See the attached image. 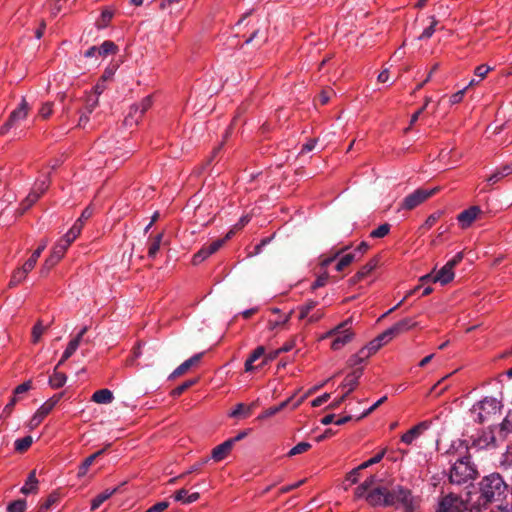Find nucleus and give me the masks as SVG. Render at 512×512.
I'll return each instance as SVG.
<instances>
[{"label":"nucleus","mask_w":512,"mask_h":512,"mask_svg":"<svg viewBox=\"0 0 512 512\" xmlns=\"http://www.w3.org/2000/svg\"><path fill=\"white\" fill-rule=\"evenodd\" d=\"M376 477L369 476L354 491V498L364 499L371 506H395L404 512H414L412 491L401 485L391 488L375 486Z\"/></svg>","instance_id":"obj_1"},{"label":"nucleus","mask_w":512,"mask_h":512,"mask_svg":"<svg viewBox=\"0 0 512 512\" xmlns=\"http://www.w3.org/2000/svg\"><path fill=\"white\" fill-rule=\"evenodd\" d=\"M350 246L342 247L330 255H321L319 257V271L317 278L312 288H320L333 281L337 280L340 276L338 274L344 272L356 259L355 253H345Z\"/></svg>","instance_id":"obj_2"},{"label":"nucleus","mask_w":512,"mask_h":512,"mask_svg":"<svg viewBox=\"0 0 512 512\" xmlns=\"http://www.w3.org/2000/svg\"><path fill=\"white\" fill-rule=\"evenodd\" d=\"M479 506L500 501L507 492V485L499 474L493 473L482 479L479 484Z\"/></svg>","instance_id":"obj_3"},{"label":"nucleus","mask_w":512,"mask_h":512,"mask_svg":"<svg viewBox=\"0 0 512 512\" xmlns=\"http://www.w3.org/2000/svg\"><path fill=\"white\" fill-rule=\"evenodd\" d=\"M463 253L459 252L452 259L442 266L437 272H432L419 277L418 288L431 283H438L441 286L449 284L454 278V268L462 261Z\"/></svg>","instance_id":"obj_4"},{"label":"nucleus","mask_w":512,"mask_h":512,"mask_svg":"<svg viewBox=\"0 0 512 512\" xmlns=\"http://www.w3.org/2000/svg\"><path fill=\"white\" fill-rule=\"evenodd\" d=\"M353 318H347L343 322L339 323L334 328L327 331L322 339L332 338L331 349L339 351L349 344L355 337V333L352 330Z\"/></svg>","instance_id":"obj_5"},{"label":"nucleus","mask_w":512,"mask_h":512,"mask_svg":"<svg viewBox=\"0 0 512 512\" xmlns=\"http://www.w3.org/2000/svg\"><path fill=\"white\" fill-rule=\"evenodd\" d=\"M477 475L476 467L469 457L458 459L450 469L449 479L454 484H464L473 480Z\"/></svg>","instance_id":"obj_6"},{"label":"nucleus","mask_w":512,"mask_h":512,"mask_svg":"<svg viewBox=\"0 0 512 512\" xmlns=\"http://www.w3.org/2000/svg\"><path fill=\"white\" fill-rule=\"evenodd\" d=\"M501 402L493 397H486L473 406V413L477 415L476 419L483 423L494 419L501 412Z\"/></svg>","instance_id":"obj_7"},{"label":"nucleus","mask_w":512,"mask_h":512,"mask_svg":"<svg viewBox=\"0 0 512 512\" xmlns=\"http://www.w3.org/2000/svg\"><path fill=\"white\" fill-rule=\"evenodd\" d=\"M415 323L411 319H405L399 321L392 327L385 330L383 333L379 334L376 339L381 343V346H384L388 342H390L396 335L411 329Z\"/></svg>","instance_id":"obj_8"},{"label":"nucleus","mask_w":512,"mask_h":512,"mask_svg":"<svg viewBox=\"0 0 512 512\" xmlns=\"http://www.w3.org/2000/svg\"><path fill=\"white\" fill-rule=\"evenodd\" d=\"M62 394H57L49 398L46 402H44L34 413L30 420V427H37L43 419L53 410V408L60 401Z\"/></svg>","instance_id":"obj_9"},{"label":"nucleus","mask_w":512,"mask_h":512,"mask_svg":"<svg viewBox=\"0 0 512 512\" xmlns=\"http://www.w3.org/2000/svg\"><path fill=\"white\" fill-rule=\"evenodd\" d=\"M29 111V105L25 98H23L19 106L13 110L7 122L0 128V135L5 134L8 130L15 125L16 122L26 119Z\"/></svg>","instance_id":"obj_10"},{"label":"nucleus","mask_w":512,"mask_h":512,"mask_svg":"<svg viewBox=\"0 0 512 512\" xmlns=\"http://www.w3.org/2000/svg\"><path fill=\"white\" fill-rule=\"evenodd\" d=\"M233 233H234V231L230 230L224 239L216 240L213 243H211L209 246L203 247L202 249H200L196 254H194L192 263L194 265H199L200 263H202L205 259H207L213 253H215L218 249H220V247L224 244V242L227 239H230L232 237Z\"/></svg>","instance_id":"obj_11"},{"label":"nucleus","mask_w":512,"mask_h":512,"mask_svg":"<svg viewBox=\"0 0 512 512\" xmlns=\"http://www.w3.org/2000/svg\"><path fill=\"white\" fill-rule=\"evenodd\" d=\"M466 509L467 506L460 497L449 494L440 501L437 512H464Z\"/></svg>","instance_id":"obj_12"},{"label":"nucleus","mask_w":512,"mask_h":512,"mask_svg":"<svg viewBox=\"0 0 512 512\" xmlns=\"http://www.w3.org/2000/svg\"><path fill=\"white\" fill-rule=\"evenodd\" d=\"M152 103V96L148 95L144 97L138 104L132 105V111L139 112V116L136 119H133L132 112L129 113L124 119V124L130 127L137 125L144 113L152 106Z\"/></svg>","instance_id":"obj_13"},{"label":"nucleus","mask_w":512,"mask_h":512,"mask_svg":"<svg viewBox=\"0 0 512 512\" xmlns=\"http://www.w3.org/2000/svg\"><path fill=\"white\" fill-rule=\"evenodd\" d=\"M379 257L375 256L362 266L350 279V285L361 284L369 278L370 273L378 266Z\"/></svg>","instance_id":"obj_14"},{"label":"nucleus","mask_w":512,"mask_h":512,"mask_svg":"<svg viewBox=\"0 0 512 512\" xmlns=\"http://www.w3.org/2000/svg\"><path fill=\"white\" fill-rule=\"evenodd\" d=\"M363 375V368L358 367L348 373L339 388L345 390L346 395H350L358 386L359 379Z\"/></svg>","instance_id":"obj_15"},{"label":"nucleus","mask_w":512,"mask_h":512,"mask_svg":"<svg viewBox=\"0 0 512 512\" xmlns=\"http://www.w3.org/2000/svg\"><path fill=\"white\" fill-rule=\"evenodd\" d=\"M480 212L481 210L478 206H471L470 208L462 211L457 216V220L463 228H467L472 224Z\"/></svg>","instance_id":"obj_16"},{"label":"nucleus","mask_w":512,"mask_h":512,"mask_svg":"<svg viewBox=\"0 0 512 512\" xmlns=\"http://www.w3.org/2000/svg\"><path fill=\"white\" fill-rule=\"evenodd\" d=\"M232 448H233L232 441L226 440L223 443H221L220 445H217L215 448H213L212 453H211V458L215 462L222 461L229 455Z\"/></svg>","instance_id":"obj_17"},{"label":"nucleus","mask_w":512,"mask_h":512,"mask_svg":"<svg viewBox=\"0 0 512 512\" xmlns=\"http://www.w3.org/2000/svg\"><path fill=\"white\" fill-rule=\"evenodd\" d=\"M422 25L424 26V29L420 36H418V39H428L430 38L433 33L435 32V27L438 25V20L435 18V16H427L426 18H423L421 20Z\"/></svg>","instance_id":"obj_18"},{"label":"nucleus","mask_w":512,"mask_h":512,"mask_svg":"<svg viewBox=\"0 0 512 512\" xmlns=\"http://www.w3.org/2000/svg\"><path fill=\"white\" fill-rule=\"evenodd\" d=\"M173 498L182 504H191L200 498V494L198 492L189 493L186 489H179L174 493Z\"/></svg>","instance_id":"obj_19"},{"label":"nucleus","mask_w":512,"mask_h":512,"mask_svg":"<svg viewBox=\"0 0 512 512\" xmlns=\"http://www.w3.org/2000/svg\"><path fill=\"white\" fill-rule=\"evenodd\" d=\"M38 484H39V482L36 477V471L32 470L29 473L24 485L21 488V493H23L25 495H28L31 493H36L38 490Z\"/></svg>","instance_id":"obj_20"},{"label":"nucleus","mask_w":512,"mask_h":512,"mask_svg":"<svg viewBox=\"0 0 512 512\" xmlns=\"http://www.w3.org/2000/svg\"><path fill=\"white\" fill-rule=\"evenodd\" d=\"M105 449H102V450H99L97 452H95L94 454L90 455L89 457H87L83 462L82 464L79 466V469H78V473H77V476L78 478H82L84 477L90 466L92 465V463L100 456L104 453Z\"/></svg>","instance_id":"obj_21"},{"label":"nucleus","mask_w":512,"mask_h":512,"mask_svg":"<svg viewBox=\"0 0 512 512\" xmlns=\"http://www.w3.org/2000/svg\"><path fill=\"white\" fill-rule=\"evenodd\" d=\"M113 398V393L109 389L97 390L92 395V401L98 404H109Z\"/></svg>","instance_id":"obj_22"},{"label":"nucleus","mask_w":512,"mask_h":512,"mask_svg":"<svg viewBox=\"0 0 512 512\" xmlns=\"http://www.w3.org/2000/svg\"><path fill=\"white\" fill-rule=\"evenodd\" d=\"M117 492V488L107 489L102 493L98 494L91 501V510H97L106 500H108L114 493Z\"/></svg>","instance_id":"obj_23"},{"label":"nucleus","mask_w":512,"mask_h":512,"mask_svg":"<svg viewBox=\"0 0 512 512\" xmlns=\"http://www.w3.org/2000/svg\"><path fill=\"white\" fill-rule=\"evenodd\" d=\"M80 343L81 341H79V338H73L69 341L66 349L62 354L60 361L57 364V367H60L66 360H68L75 353Z\"/></svg>","instance_id":"obj_24"},{"label":"nucleus","mask_w":512,"mask_h":512,"mask_svg":"<svg viewBox=\"0 0 512 512\" xmlns=\"http://www.w3.org/2000/svg\"><path fill=\"white\" fill-rule=\"evenodd\" d=\"M265 354V348L263 346H258L253 352L250 354L248 359L245 361V371L251 372L254 370L253 363L260 359Z\"/></svg>","instance_id":"obj_25"},{"label":"nucleus","mask_w":512,"mask_h":512,"mask_svg":"<svg viewBox=\"0 0 512 512\" xmlns=\"http://www.w3.org/2000/svg\"><path fill=\"white\" fill-rule=\"evenodd\" d=\"M58 368L59 367L56 365L53 374L49 377V384L54 389L63 387L67 381L66 375L62 372H58Z\"/></svg>","instance_id":"obj_26"},{"label":"nucleus","mask_w":512,"mask_h":512,"mask_svg":"<svg viewBox=\"0 0 512 512\" xmlns=\"http://www.w3.org/2000/svg\"><path fill=\"white\" fill-rule=\"evenodd\" d=\"M39 198L40 195L37 193L36 189H32L20 204L21 213H24L26 210H28L34 203L37 202Z\"/></svg>","instance_id":"obj_27"},{"label":"nucleus","mask_w":512,"mask_h":512,"mask_svg":"<svg viewBox=\"0 0 512 512\" xmlns=\"http://www.w3.org/2000/svg\"><path fill=\"white\" fill-rule=\"evenodd\" d=\"M360 479V472L354 468L346 474V477L342 483L344 490H348L352 485L356 484Z\"/></svg>","instance_id":"obj_28"},{"label":"nucleus","mask_w":512,"mask_h":512,"mask_svg":"<svg viewBox=\"0 0 512 512\" xmlns=\"http://www.w3.org/2000/svg\"><path fill=\"white\" fill-rule=\"evenodd\" d=\"M253 405L246 406L243 403H239L236 407L229 413V416L232 418H236L239 416L248 417L252 412Z\"/></svg>","instance_id":"obj_29"},{"label":"nucleus","mask_w":512,"mask_h":512,"mask_svg":"<svg viewBox=\"0 0 512 512\" xmlns=\"http://www.w3.org/2000/svg\"><path fill=\"white\" fill-rule=\"evenodd\" d=\"M368 352L363 350L362 348L354 355L349 358V365L352 367L358 366L363 363L366 359H368Z\"/></svg>","instance_id":"obj_30"},{"label":"nucleus","mask_w":512,"mask_h":512,"mask_svg":"<svg viewBox=\"0 0 512 512\" xmlns=\"http://www.w3.org/2000/svg\"><path fill=\"white\" fill-rule=\"evenodd\" d=\"M98 48L99 56H107L108 54L115 53L117 50V46L112 41H104Z\"/></svg>","instance_id":"obj_31"},{"label":"nucleus","mask_w":512,"mask_h":512,"mask_svg":"<svg viewBox=\"0 0 512 512\" xmlns=\"http://www.w3.org/2000/svg\"><path fill=\"white\" fill-rule=\"evenodd\" d=\"M439 191V187H433V188H418V204L426 201L430 197H432L434 194H436Z\"/></svg>","instance_id":"obj_32"},{"label":"nucleus","mask_w":512,"mask_h":512,"mask_svg":"<svg viewBox=\"0 0 512 512\" xmlns=\"http://www.w3.org/2000/svg\"><path fill=\"white\" fill-rule=\"evenodd\" d=\"M33 443V439L31 436H25L23 438H19L15 441L14 447L18 452L26 451Z\"/></svg>","instance_id":"obj_33"},{"label":"nucleus","mask_w":512,"mask_h":512,"mask_svg":"<svg viewBox=\"0 0 512 512\" xmlns=\"http://www.w3.org/2000/svg\"><path fill=\"white\" fill-rule=\"evenodd\" d=\"M162 238H163V235L158 234L156 237H154L152 239L151 243L149 244V248H148V256L149 257L154 258L156 256V254L158 253V251L160 249Z\"/></svg>","instance_id":"obj_34"},{"label":"nucleus","mask_w":512,"mask_h":512,"mask_svg":"<svg viewBox=\"0 0 512 512\" xmlns=\"http://www.w3.org/2000/svg\"><path fill=\"white\" fill-rule=\"evenodd\" d=\"M311 448V444L308 442H300L297 445H295L293 448H291L288 452V456L292 457L298 454H302L306 451H308Z\"/></svg>","instance_id":"obj_35"},{"label":"nucleus","mask_w":512,"mask_h":512,"mask_svg":"<svg viewBox=\"0 0 512 512\" xmlns=\"http://www.w3.org/2000/svg\"><path fill=\"white\" fill-rule=\"evenodd\" d=\"M31 388H32V381L31 380L25 381L22 384L18 385L14 389L13 396L18 398V400H20L21 396L24 393L28 392Z\"/></svg>","instance_id":"obj_36"},{"label":"nucleus","mask_w":512,"mask_h":512,"mask_svg":"<svg viewBox=\"0 0 512 512\" xmlns=\"http://www.w3.org/2000/svg\"><path fill=\"white\" fill-rule=\"evenodd\" d=\"M26 506L27 505L25 500H15L7 506V512H24Z\"/></svg>","instance_id":"obj_37"},{"label":"nucleus","mask_w":512,"mask_h":512,"mask_svg":"<svg viewBox=\"0 0 512 512\" xmlns=\"http://www.w3.org/2000/svg\"><path fill=\"white\" fill-rule=\"evenodd\" d=\"M390 231V225L387 223H384L380 225L378 228L374 229L370 233V237L372 238H382L386 236Z\"/></svg>","instance_id":"obj_38"},{"label":"nucleus","mask_w":512,"mask_h":512,"mask_svg":"<svg viewBox=\"0 0 512 512\" xmlns=\"http://www.w3.org/2000/svg\"><path fill=\"white\" fill-rule=\"evenodd\" d=\"M26 276L27 273L22 268L17 269L12 275L11 284L14 286L22 284Z\"/></svg>","instance_id":"obj_39"},{"label":"nucleus","mask_w":512,"mask_h":512,"mask_svg":"<svg viewBox=\"0 0 512 512\" xmlns=\"http://www.w3.org/2000/svg\"><path fill=\"white\" fill-rule=\"evenodd\" d=\"M291 313H292V311L287 315L279 316L276 320H269V322H268L269 329L274 330L278 326L283 325L286 322H288V320L290 319Z\"/></svg>","instance_id":"obj_40"},{"label":"nucleus","mask_w":512,"mask_h":512,"mask_svg":"<svg viewBox=\"0 0 512 512\" xmlns=\"http://www.w3.org/2000/svg\"><path fill=\"white\" fill-rule=\"evenodd\" d=\"M315 302L308 301L299 308V319H305L309 316V313L314 309Z\"/></svg>","instance_id":"obj_41"},{"label":"nucleus","mask_w":512,"mask_h":512,"mask_svg":"<svg viewBox=\"0 0 512 512\" xmlns=\"http://www.w3.org/2000/svg\"><path fill=\"white\" fill-rule=\"evenodd\" d=\"M197 382L196 379H193V380H187L185 381L184 383H182L181 385L177 386L173 391H172V395L174 397L176 396H180L186 389L190 388L191 386H193L195 383Z\"/></svg>","instance_id":"obj_42"},{"label":"nucleus","mask_w":512,"mask_h":512,"mask_svg":"<svg viewBox=\"0 0 512 512\" xmlns=\"http://www.w3.org/2000/svg\"><path fill=\"white\" fill-rule=\"evenodd\" d=\"M381 347V343L376 338H374L366 346L362 347V349L366 350L368 352V356L370 357L371 355L376 353Z\"/></svg>","instance_id":"obj_43"},{"label":"nucleus","mask_w":512,"mask_h":512,"mask_svg":"<svg viewBox=\"0 0 512 512\" xmlns=\"http://www.w3.org/2000/svg\"><path fill=\"white\" fill-rule=\"evenodd\" d=\"M44 330L45 327L42 325L40 321L34 325L32 329V341L34 343H37L40 340L42 334L44 333Z\"/></svg>","instance_id":"obj_44"},{"label":"nucleus","mask_w":512,"mask_h":512,"mask_svg":"<svg viewBox=\"0 0 512 512\" xmlns=\"http://www.w3.org/2000/svg\"><path fill=\"white\" fill-rule=\"evenodd\" d=\"M416 439V425L412 426L405 434L402 435L401 441L405 444H411Z\"/></svg>","instance_id":"obj_45"},{"label":"nucleus","mask_w":512,"mask_h":512,"mask_svg":"<svg viewBox=\"0 0 512 512\" xmlns=\"http://www.w3.org/2000/svg\"><path fill=\"white\" fill-rule=\"evenodd\" d=\"M442 211H436L433 214H431L427 220L425 221L424 225L422 227H425L426 229L431 228L442 216Z\"/></svg>","instance_id":"obj_46"},{"label":"nucleus","mask_w":512,"mask_h":512,"mask_svg":"<svg viewBox=\"0 0 512 512\" xmlns=\"http://www.w3.org/2000/svg\"><path fill=\"white\" fill-rule=\"evenodd\" d=\"M191 368V366L189 365V363L186 362V360L180 364L172 373L171 375L169 376L170 379L172 378H176L182 374H184L185 372H187L189 369Z\"/></svg>","instance_id":"obj_47"},{"label":"nucleus","mask_w":512,"mask_h":512,"mask_svg":"<svg viewBox=\"0 0 512 512\" xmlns=\"http://www.w3.org/2000/svg\"><path fill=\"white\" fill-rule=\"evenodd\" d=\"M53 112V103L52 102H45L43 103L42 107L39 110V115L43 119H47Z\"/></svg>","instance_id":"obj_48"},{"label":"nucleus","mask_w":512,"mask_h":512,"mask_svg":"<svg viewBox=\"0 0 512 512\" xmlns=\"http://www.w3.org/2000/svg\"><path fill=\"white\" fill-rule=\"evenodd\" d=\"M49 187V179L38 180L35 182L32 189H36L37 193L41 196Z\"/></svg>","instance_id":"obj_49"},{"label":"nucleus","mask_w":512,"mask_h":512,"mask_svg":"<svg viewBox=\"0 0 512 512\" xmlns=\"http://www.w3.org/2000/svg\"><path fill=\"white\" fill-rule=\"evenodd\" d=\"M387 399L386 396H383L382 398H380L378 401H376L372 406H370L367 410H365L364 412H362L358 417L357 419H362L366 416H368L370 413H372L375 409H377L385 400Z\"/></svg>","instance_id":"obj_50"},{"label":"nucleus","mask_w":512,"mask_h":512,"mask_svg":"<svg viewBox=\"0 0 512 512\" xmlns=\"http://www.w3.org/2000/svg\"><path fill=\"white\" fill-rule=\"evenodd\" d=\"M98 103L99 101L97 96L89 95L85 106L87 113H92L93 110L98 106Z\"/></svg>","instance_id":"obj_51"},{"label":"nucleus","mask_w":512,"mask_h":512,"mask_svg":"<svg viewBox=\"0 0 512 512\" xmlns=\"http://www.w3.org/2000/svg\"><path fill=\"white\" fill-rule=\"evenodd\" d=\"M37 261V255H31L21 268L28 274L31 270H33Z\"/></svg>","instance_id":"obj_52"},{"label":"nucleus","mask_w":512,"mask_h":512,"mask_svg":"<svg viewBox=\"0 0 512 512\" xmlns=\"http://www.w3.org/2000/svg\"><path fill=\"white\" fill-rule=\"evenodd\" d=\"M298 338H301V336H297L294 339H291L290 341L286 342L281 348H279L275 354H279L282 352H289L296 346V341Z\"/></svg>","instance_id":"obj_53"},{"label":"nucleus","mask_w":512,"mask_h":512,"mask_svg":"<svg viewBox=\"0 0 512 512\" xmlns=\"http://www.w3.org/2000/svg\"><path fill=\"white\" fill-rule=\"evenodd\" d=\"M168 507H169V502L161 501V502H158V503L154 504L150 508H148L146 510V512H163Z\"/></svg>","instance_id":"obj_54"},{"label":"nucleus","mask_w":512,"mask_h":512,"mask_svg":"<svg viewBox=\"0 0 512 512\" xmlns=\"http://www.w3.org/2000/svg\"><path fill=\"white\" fill-rule=\"evenodd\" d=\"M403 207L406 209H413L416 207V192L410 194L403 202Z\"/></svg>","instance_id":"obj_55"},{"label":"nucleus","mask_w":512,"mask_h":512,"mask_svg":"<svg viewBox=\"0 0 512 512\" xmlns=\"http://www.w3.org/2000/svg\"><path fill=\"white\" fill-rule=\"evenodd\" d=\"M369 249V245L368 243L366 242H361L357 248L352 252V253H355L356 254V259L355 261H357L358 259H360V257L366 253Z\"/></svg>","instance_id":"obj_56"},{"label":"nucleus","mask_w":512,"mask_h":512,"mask_svg":"<svg viewBox=\"0 0 512 512\" xmlns=\"http://www.w3.org/2000/svg\"><path fill=\"white\" fill-rule=\"evenodd\" d=\"M491 68L488 65L482 64L476 67L475 75L481 79L485 78Z\"/></svg>","instance_id":"obj_57"},{"label":"nucleus","mask_w":512,"mask_h":512,"mask_svg":"<svg viewBox=\"0 0 512 512\" xmlns=\"http://www.w3.org/2000/svg\"><path fill=\"white\" fill-rule=\"evenodd\" d=\"M57 501L56 496L50 495L46 501L40 506L39 512L47 511Z\"/></svg>","instance_id":"obj_58"},{"label":"nucleus","mask_w":512,"mask_h":512,"mask_svg":"<svg viewBox=\"0 0 512 512\" xmlns=\"http://www.w3.org/2000/svg\"><path fill=\"white\" fill-rule=\"evenodd\" d=\"M330 398V394L329 393H324L323 395L315 398L311 404L313 407H319L321 405H323L324 403H326Z\"/></svg>","instance_id":"obj_59"},{"label":"nucleus","mask_w":512,"mask_h":512,"mask_svg":"<svg viewBox=\"0 0 512 512\" xmlns=\"http://www.w3.org/2000/svg\"><path fill=\"white\" fill-rule=\"evenodd\" d=\"M278 412H277V409L275 408V406H272L268 409H266L265 411H263L258 417L257 419L258 420H263V419H266V418H269V417H272L274 415H276Z\"/></svg>","instance_id":"obj_60"},{"label":"nucleus","mask_w":512,"mask_h":512,"mask_svg":"<svg viewBox=\"0 0 512 512\" xmlns=\"http://www.w3.org/2000/svg\"><path fill=\"white\" fill-rule=\"evenodd\" d=\"M502 429L512 431V410L508 412L502 422Z\"/></svg>","instance_id":"obj_61"},{"label":"nucleus","mask_w":512,"mask_h":512,"mask_svg":"<svg viewBox=\"0 0 512 512\" xmlns=\"http://www.w3.org/2000/svg\"><path fill=\"white\" fill-rule=\"evenodd\" d=\"M82 227L83 225L81 224V221H76L69 232L76 239L80 235Z\"/></svg>","instance_id":"obj_62"},{"label":"nucleus","mask_w":512,"mask_h":512,"mask_svg":"<svg viewBox=\"0 0 512 512\" xmlns=\"http://www.w3.org/2000/svg\"><path fill=\"white\" fill-rule=\"evenodd\" d=\"M82 227L83 225L81 224V221H76L69 232L76 239L80 235Z\"/></svg>","instance_id":"obj_63"},{"label":"nucleus","mask_w":512,"mask_h":512,"mask_svg":"<svg viewBox=\"0 0 512 512\" xmlns=\"http://www.w3.org/2000/svg\"><path fill=\"white\" fill-rule=\"evenodd\" d=\"M498 170L500 171V174L503 177H506V176L512 174V162L498 167Z\"/></svg>","instance_id":"obj_64"}]
</instances>
